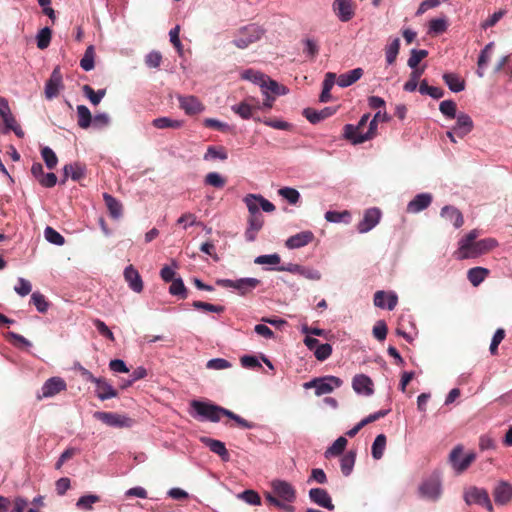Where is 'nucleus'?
Segmentation results:
<instances>
[{
    "label": "nucleus",
    "mask_w": 512,
    "mask_h": 512,
    "mask_svg": "<svg viewBox=\"0 0 512 512\" xmlns=\"http://www.w3.org/2000/svg\"><path fill=\"white\" fill-rule=\"evenodd\" d=\"M370 118V114H364L358 124L356 126L352 124H346L344 126V136L346 139L350 140L354 144V140L360 136V134H365L363 132L364 127L366 126L368 120Z\"/></svg>",
    "instance_id": "aec40b11"
},
{
    "label": "nucleus",
    "mask_w": 512,
    "mask_h": 512,
    "mask_svg": "<svg viewBox=\"0 0 512 512\" xmlns=\"http://www.w3.org/2000/svg\"><path fill=\"white\" fill-rule=\"evenodd\" d=\"M278 193L290 204H296L300 199L299 192L294 188L284 187L279 189Z\"/></svg>",
    "instance_id": "338daca9"
},
{
    "label": "nucleus",
    "mask_w": 512,
    "mask_h": 512,
    "mask_svg": "<svg viewBox=\"0 0 512 512\" xmlns=\"http://www.w3.org/2000/svg\"><path fill=\"white\" fill-rule=\"evenodd\" d=\"M352 387L359 394L369 396L373 393V382L370 377L364 374L356 375L353 378Z\"/></svg>",
    "instance_id": "5701e85b"
},
{
    "label": "nucleus",
    "mask_w": 512,
    "mask_h": 512,
    "mask_svg": "<svg viewBox=\"0 0 512 512\" xmlns=\"http://www.w3.org/2000/svg\"><path fill=\"white\" fill-rule=\"evenodd\" d=\"M428 55V52L426 50H416L413 49L411 51V55L408 59V66L412 69H417L418 64L426 58Z\"/></svg>",
    "instance_id": "69168bd1"
},
{
    "label": "nucleus",
    "mask_w": 512,
    "mask_h": 512,
    "mask_svg": "<svg viewBox=\"0 0 512 512\" xmlns=\"http://www.w3.org/2000/svg\"><path fill=\"white\" fill-rule=\"evenodd\" d=\"M335 112L336 110L330 107H326L320 111H316L312 108H306L303 111V115L309 122H311L312 124H316L321 120L332 116Z\"/></svg>",
    "instance_id": "cd10ccee"
},
{
    "label": "nucleus",
    "mask_w": 512,
    "mask_h": 512,
    "mask_svg": "<svg viewBox=\"0 0 512 512\" xmlns=\"http://www.w3.org/2000/svg\"><path fill=\"white\" fill-rule=\"evenodd\" d=\"M380 119V111H378L375 115L373 120L369 124V128L365 134H360L355 140L354 144H360L364 143L365 141H368L372 139L376 135L377 131V122Z\"/></svg>",
    "instance_id": "58836bf2"
},
{
    "label": "nucleus",
    "mask_w": 512,
    "mask_h": 512,
    "mask_svg": "<svg viewBox=\"0 0 512 512\" xmlns=\"http://www.w3.org/2000/svg\"><path fill=\"white\" fill-rule=\"evenodd\" d=\"M244 202L248 208L249 216L262 215L259 211L260 204H259V200H258V195L248 194L244 198Z\"/></svg>",
    "instance_id": "6e6d98bb"
},
{
    "label": "nucleus",
    "mask_w": 512,
    "mask_h": 512,
    "mask_svg": "<svg viewBox=\"0 0 512 512\" xmlns=\"http://www.w3.org/2000/svg\"><path fill=\"white\" fill-rule=\"evenodd\" d=\"M31 302L40 313H45L49 308V302L46 300L45 296L39 292H34L31 295Z\"/></svg>",
    "instance_id": "13d9d810"
},
{
    "label": "nucleus",
    "mask_w": 512,
    "mask_h": 512,
    "mask_svg": "<svg viewBox=\"0 0 512 512\" xmlns=\"http://www.w3.org/2000/svg\"><path fill=\"white\" fill-rule=\"evenodd\" d=\"M439 110L443 115H445L448 118H455L457 106L456 103L452 100H444L439 105Z\"/></svg>",
    "instance_id": "680f3d73"
},
{
    "label": "nucleus",
    "mask_w": 512,
    "mask_h": 512,
    "mask_svg": "<svg viewBox=\"0 0 512 512\" xmlns=\"http://www.w3.org/2000/svg\"><path fill=\"white\" fill-rule=\"evenodd\" d=\"M205 161L219 159L225 161L228 159V153L223 146H208L206 153L203 156Z\"/></svg>",
    "instance_id": "c9c22d12"
},
{
    "label": "nucleus",
    "mask_w": 512,
    "mask_h": 512,
    "mask_svg": "<svg viewBox=\"0 0 512 512\" xmlns=\"http://www.w3.org/2000/svg\"><path fill=\"white\" fill-rule=\"evenodd\" d=\"M99 501H100V497L97 495H93V494L84 495L78 499L76 506H77V508L82 509V510H91L92 505Z\"/></svg>",
    "instance_id": "4d7b16f0"
},
{
    "label": "nucleus",
    "mask_w": 512,
    "mask_h": 512,
    "mask_svg": "<svg viewBox=\"0 0 512 512\" xmlns=\"http://www.w3.org/2000/svg\"><path fill=\"white\" fill-rule=\"evenodd\" d=\"M63 87L62 83V74L60 72L59 67H56L51 75L48 81L45 85V96L47 99L51 100L54 97H56L59 93L60 88Z\"/></svg>",
    "instance_id": "f8f14e48"
},
{
    "label": "nucleus",
    "mask_w": 512,
    "mask_h": 512,
    "mask_svg": "<svg viewBox=\"0 0 512 512\" xmlns=\"http://www.w3.org/2000/svg\"><path fill=\"white\" fill-rule=\"evenodd\" d=\"M350 216L351 215L347 210L342 211V212L327 211L325 213V219L328 222H333V223L348 222V220L350 219Z\"/></svg>",
    "instance_id": "bf43d9fd"
},
{
    "label": "nucleus",
    "mask_w": 512,
    "mask_h": 512,
    "mask_svg": "<svg viewBox=\"0 0 512 512\" xmlns=\"http://www.w3.org/2000/svg\"><path fill=\"white\" fill-rule=\"evenodd\" d=\"M96 394L100 400H107L117 397L118 392L114 389L106 379L100 378L96 383Z\"/></svg>",
    "instance_id": "c85d7f7f"
},
{
    "label": "nucleus",
    "mask_w": 512,
    "mask_h": 512,
    "mask_svg": "<svg viewBox=\"0 0 512 512\" xmlns=\"http://www.w3.org/2000/svg\"><path fill=\"white\" fill-rule=\"evenodd\" d=\"M309 497L312 502L325 509L332 511L335 508L329 493L325 489L312 488L309 491Z\"/></svg>",
    "instance_id": "2eb2a0df"
},
{
    "label": "nucleus",
    "mask_w": 512,
    "mask_h": 512,
    "mask_svg": "<svg viewBox=\"0 0 512 512\" xmlns=\"http://www.w3.org/2000/svg\"><path fill=\"white\" fill-rule=\"evenodd\" d=\"M380 209L373 207L364 212L363 219L358 223L357 230L359 233H366L373 229L380 221Z\"/></svg>",
    "instance_id": "9d476101"
},
{
    "label": "nucleus",
    "mask_w": 512,
    "mask_h": 512,
    "mask_svg": "<svg viewBox=\"0 0 512 512\" xmlns=\"http://www.w3.org/2000/svg\"><path fill=\"white\" fill-rule=\"evenodd\" d=\"M258 108V102H255L254 99H247L239 104L233 105L231 109L242 119H250L253 115V111Z\"/></svg>",
    "instance_id": "b1692460"
},
{
    "label": "nucleus",
    "mask_w": 512,
    "mask_h": 512,
    "mask_svg": "<svg viewBox=\"0 0 512 512\" xmlns=\"http://www.w3.org/2000/svg\"><path fill=\"white\" fill-rule=\"evenodd\" d=\"M386 442L387 439L384 434H379L376 436L371 448L372 457L375 460H379L383 457L384 450L386 448Z\"/></svg>",
    "instance_id": "ea45409f"
},
{
    "label": "nucleus",
    "mask_w": 512,
    "mask_h": 512,
    "mask_svg": "<svg viewBox=\"0 0 512 512\" xmlns=\"http://www.w3.org/2000/svg\"><path fill=\"white\" fill-rule=\"evenodd\" d=\"M424 69H414L410 73L409 80L404 84L403 89L407 92H414L417 89L419 79L423 73Z\"/></svg>",
    "instance_id": "3c124183"
},
{
    "label": "nucleus",
    "mask_w": 512,
    "mask_h": 512,
    "mask_svg": "<svg viewBox=\"0 0 512 512\" xmlns=\"http://www.w3.org/2000/svg\"><path fill=\"white\" fill-rule=\"evenodd\" d=\"M191 407L194 409L198 416L211 422H218L221 419V416H227L228 418L234 420L241 428L252 429L255 427L254 423L245 420L241 416L221 406L193 400L191 402Z\"/></svg>",
    "instance_id": "f257e3e1"
},
{
    "label": "nucleus",
    "mask_w": 512,
    "mask_h": 512,
    "mask_svg": "<svg viewBox=\"0 0 512 512\" xmlns=\"http://www.w3.org/2000/svg\"><path fill=\"white\" fill-rule=\"evenodd\" d=\"M356 461V451L350 450L342 456L340 460L341 472L344 476H349Z\"/></svg>",
    "instance_id": "e433bc0d"
},
{
    "label": "nucleus",
    "mask_w": 512,
    "mask_h": 512,
    "mask_svg": "<svg viewBox=\"0 0 512 512\" xmlns=\"http://www.w3.org/2000/svg\"><path fill=\"white\" fill-rule=\"evenodd\" d=\"M343 381L336 376H325L314 378L309 382L304 383L305 389L315 388V394L321 396L331 393L335 388H339Z\"/></svg>",
    "instance_id": "7ed1b4c3"
},
{
    "label": "nucleus",
    "mask_w": 512,
    "mask_h": 512,
    "mask_svg": "<svg viewBox=\"0 0 512 512\" xmlns=\"http://www.w3.org/2000/svg\"><path fill=\"white\" fill-rule=\"evenodd\" d=\"M400 49V39L395 38L391 41V43L385 49L386 62L389 65H392L397 58Z\"/></svg>",
    "instance_id": "de8ad7c7"
},
{
    "label": "nucleus",
    "mask_w": 512,
    "mask_h": 512,
    "mask_svg": "<svg viewBox=\"0 0 512 512\" xmlns=\"http://www.w3.org/2000/svg\"><path fill=\"white\" fill-rule=\"evenodd\" d=\"M374 305L379 308H387L388 310H393L397 303L398 297L395 293H386L385 291H377L374 294Z\"/></svg>",
    "instance_id": "a211bd4d"
},
{
    "label": "nucleus",
    "mask_w": 512,
    "mask_h": 512,
    "mask_svg": "<svg viewBox=\"0 0 512 512\" xmlns=\"http://www.w3.org/2000/svg\"><path fill=\"white\" fill-rule=\"evenodd\" d=\"M264 224L263 215H253L248 217V227L245 231V238L247 241L252 242L256 239L257 233L261 230Z\"/></svg>",
    "instance_id": "a878e982"
},
{
    "label": "nucleus",
    "mask_w": 512,
    "mask_h": 512,
    "mask_svg": "<svg viewBox=\"0 0 512 512\" xmlns=\"http://www.w3.org/2000/svg\"><path fill=\"white\" fill-rule=\"evenodd\" d=\"M226 178L218 172H209L204 178V184L217 189H222L226 185Z\"/></svg>",
    "instance_id": "a18cd8bd"
},
{
    "label": "nucleus",
    "mask_w": 512,
    "mask_h": 512,
    "mask_svg": "<svg viewBox=\"0 0 512 512\" xmlns=\"http://www.w3.org/2000/svg\"><path fill=\"white\" fill-rule=\"evenodd\" d=\"M494 501L498 505H506L512 501V485L507 481H500L493 490Z\"/></svg>",
    "instance_id": "ddd939ff"
},
{
    "label": "nucleus",
    "mask_w": 512,
    "mask_h": 512,
    "mask_svg": "<svg viewBox=\"0 0 512 512\" xmlns=\"http://www.w3.org/2000/svg\"><path fill=\"white\" fill-rule=\"evenodd\" d=\"M442 78L452 92H460L465 89V81L455 73H445Z\"/></svg>",
    "instance_id": "f704fd0d"
},
{
    "label": "nucleus",
    "mask_w": 512,
    "mask_h": 512,
    "mask_svg": "<svg viewBox=\"0 0 512 512\" xmlns=\"http://www.w3.org/2000/svg\"><path fill=\"white\" fill-rule=\"evenodd\" d=\"M447 21L445 18H435L429 22V32L434 34H441L447 30Z\"/></svg>",
    "instance_id": "0e129e2a"
},
{
    "label": "nucleus",
    "mask_w": 512,
    "mask_h": 512,
    "mask_svg": "<svg viewBox=\"0 0 512 512\" xmlns=\"http://www.w3.org/2000/svg\"><path fill=\"white\" fill-rule=\"evenodd\" d=\"M51 29L45 27L41 29L37 35V47L41 50L46 49L51 41Z\"/></svg>",
    "instance_id": "e2e57ef3"
},
{
    "label": "nucleus",
    "mask_w": 512,
    "mask_h": 512,
    "mask_svg": "<svg viewBox=\"0 0 512 512\" xmlns=\"http://www.w3.org/2000/svg\"><path fill=\"white\" fill-rule=\"evenodd\" d=\"M315 236L312 231L306 230L299 232L295 235L290 236L285 245L289 249H298L310 244L314 240Z\"/></svg>",
    "instance_id": "4468645a"
},
{
    "label": "nucleus",
    "mask_w": 512,
    "mask_h": 512,
    "mask_svg": "<svg viewBox=\"0 0 512 512\" xmlns=\"http://www.w3.org/2000/svg\"><path fill=\"white\" fill-rule=\"evenodd\" d=\"M441 216L453 223L455 228H460L464 224V218L459 209L454 206H444L441 209Z\"/></svg>",
    "instance_id": "bb28decb"
},
{
    "label": "nucleus",
    "mask_w": 512,
    "mask_h": 512,
    "mask_svg": "<svg viewBox=\"0 0 512 512\" xmlns=\"http://www.w3.org/2000/svg\"><path fill=\"white\" fill-rule=\"evenodd\" d=\"M5 337L7 341H9L15 347L23 349L29 348L31 346V342L20 334L8 332Z\"/></svg>",
    "instance_id": "603ef678"
},
{
    "label": "nucleus",
    "mask_w": 512,
    "mask_h": 512,
    "mask_svg": "<svg viewBox=\"0 0 512 512\" xmlns=\"http://www.w3.org/2000/svg\"><path fill=\"white\" fill-rule=\"evenodd\" d=\"M420 492L430 499H437L441 493L440 483L437 480H428L421 485Z\"/></svg>",
    "instance_id": "473e14b6"
},
{
    "label": "nucleus",
    "mask_w": 512,
    "mask_h": 512,
    "mask_svg": "<svg viewBox=\"0 0 512 512\" xmlns=\"http://www.w3.org/2000/svg\"><path fill=\"white\" fill-rule=\"evenodd\" d=\"M152 125L157 129H166V128L178 129V128L182 127L183 121L171 119L168 117H159L152 121Z\"/></svg>",
    "instance_id": "79ce46f5"
},
{
    "label": "nucleus",
    "mask_w": 512,
    "mask_h": 512,
    "mask_svg": "<svg viewBox=\"0 0 512 512\" xmlns=\"http://www.w3.org/2000/svg\"><path fill=\"white\" fill-rule=\"evenodd\" d=\"M273 493L284 503L290 504L296 499V490L294 487L283 480H274L271 483Z\"/></svg>",
    "instance_id": "1a4fd4ad"
},
{
    "label": "nucleus",
    "mask_w": 512,
    "mask_h": 512,
    "mask_svg": "<svg viewBox=\"0 0 512 512\" xmlns=\"http://www.w3.org/2000/svg\"><path fill=\"white\" fill-rule=\"evenodd\" d=\"M260 283L261 281L256 278H241L238 280L221 279L217 281L218 285L226 288H234L238 290L241 295L248 294L259 286Z\"/></svg>",
    "instance_id": "39448f33"
},
{
    "label": "nucleus",
    "mask_w": 512,
    "mask_h": 512,
    "mask_svg": "<svg viewBox=\"0 0 512 512\" xmlns=\"http://www.w3.org/2000/svg\"><path fill=\"white\" fill-rule=\"evenodd\" d=\"M67 389V384L61 377H51L42 386V395L38 399L49 398Z\"/></svg>",
    "instance_id": "9b49d317"
},
{
    "label": "nucleus",
    "mask_w": 512,
    "mask_h": 512,
    "mask_svg": "<svg viewBox=\"0 0 512 512\" xmlns=\"http://www.w3.org/2000/svg\"><path fill=\"white\" fill-rule=\"evenodd\" d=\"M455 118L456 124L453 126V131L457 137L463 138L473 129V121L466 113H459Z\"/></svg>",
    "instance_id": "6ab92c4d"
},
{
    "label": "nucleus",
    "mask_w": 512,
    "mask_h": 512,
    "mask_svg": "<svg viewBox=\"0 0 512 512\" xmlns=\"http://www.w3.org/2000/svg\"><path fill=\"white\" fill-rule=\"evenodd\" d=\"M244 79L250 80L254 83L259 84L260 86H264L266 84V76L260 72L254 71L252 69H248L244 71L242 74Z\"/></svg>",
    "instance_id": "774afa93"
},
{
    "label": "nucleus",
    "mask_w": 512,
    "mask_h": 512,
    "mask_svg": "<svg viewBox=\"0 0 512 512\" xmlns=\"http://www.w3.org/2000/svg\"><path fill=\"white\" fill-rule=\"evenodd\" d=\"M333 10L342 22H348L354 16V9L351 0H335Z\"/></svg>",
    "instance_id": "f3484780"
},
{
    "label": "nucleus",
    "mask_w": 512,
    "mask_h": 512,
    "mask_svg": "<svg viewBox=\"0 0 512 512\" xmlns=\"http://www.w3.org/2000/svg\"><path fill=\"white\" fill-rule=\"evenodd\" d=\"M497 241L493 238H486L479 241H475L468 245L460 244L454 256L458 260L476 258L482 254H485L496 247Z\"/></svg>",
    "instance_id": "f03ea898"
},
{
    "label": "nucleus",
    "mask_w": 512,
    "mask_h": 512,
    "mask_svg": "<svg viewBox=\"0 0 512 512\" xmlns=\"http://www.w3.org/2000/svg\"><path fill=\"white\" fill-rule=\"evenodd\" d=\"M262 30L255 26L249 25L240 30L239 35L233 40V44L240 49L248 47L251 43L259 40Z\"/></svg>",
    "instance_id": "423d86ee"
},
{
    "label": "nucleus",
    "mask_w": 512,
    "mask_h": 512,
    "mask_svg": "<svg viewBox=\"0 0 512 512\" xmlns=\"http://www.w3.org/2000/svg\"><path fill=\"white\" fill-rule=\"evenodd\" d=\"M192 306L197 310H203L206 312H213V313H222L224 312L225 308L221 305H214L203 301H194L192 303Z\"/></svg>",
    "instance_id": "052dcab7"
},
{
    "label": "nucleus",
    "mask_w": 512,
    "mask_h": 512,
    "mask_svg": "<svg viewBox=\"0 0 512 512\" xmlns=\"http://www.w3.org/2000/svg\"><path fill=\"white\" fill-rule=\"evenodd\" d=\"M82 91L84 95L90 100V102L95 106L101 102L102 98L106 94L105 89L95 91L90 85L87 84L82 87Z\"/></svg>",
    "instance_id": "c03bdc74"
},
{
    "label": "nucleus",
    "mask_w": 512,
    "mask_h": 512,
    "mask_svg": "<svg viewBox=\"0 0 512 512\" xmlns=\"http://www.w3.org/2000/svg\"><path fill=\"white\" fill-rule=\"evenodd\" d=\"M77 123L80 128L87 129L92 122V114L85 105L77 106Z\"/></svg>",
    "instance_id": "a19ab883"
},
{
    "label": "nucleus",
    "mask_w": 512,
    "mask_h": 512,
    "mask_svg": "<svg viewBox=\"0 0 512 512\" xmlns=\"http://www.w3.org/2000/svg\"><path fill=\"white\" fill-rule=\"evenodd\" d=\"M94 417L104 424L112 427H131L133 424V420L131 418L114 412L97 411L94 413Z\"/></svg>",
    "instance_id": "6e6552de"
},
{
    "label": "nucleus",
    "mask_w": 512,
    "mask_h": 512,
    "mask_svg": "<svg viewBox=\"0 0 512 512\" xmlns=\"http://www.w3.org/2000/svg\"><path fill=\"white\" fill-rule=\"evenodd\" d=\"M347 439L343 436L337 438L334 443L326 450L325 457L329 458L330 456H339L343 453L347 446Z\"/></svg>",
    "instance_id": "37998d69"
},
{
    "label": "nucleus",
    "mask_w": 512,
    "mask_h": 512,
    "mask_svg": "<svg viewBox=\"0 0 512 512\" xmlns=\"http://www.w3.org/2000/svg\"><path fill=\"white\" fill-rule=\"evenodd\" d=\"M432 202V195L421 193L416 195L407 205V212L418 213L426 209Z\"/></svg>",
    "instance_id": "412c9836"
},
{
    "label": "nucleus",
    "mask_w": 512,
    "mask_h": 512,
    "mask_svg": "<svg viewBox=\"0 0 512 512\" xmlns=\"http://www.w3.org/2000/svg\"><path fill=\"white\" fill-rule=\"evenodd\" d=\"M169 292L171 295L178 296L181 299L187 298V289L183 283L181 278H175L169 287Z\"/></svg>",
    "instance_id": "09e8293b"
},
{
    "label": "nucleus",
    "mask_w": 512,
    "mask_h": 512,
    "mask_svg": "<svg viewBox=\"0 0 512 512\" xmlns=\"http://www.w3.org/2000/svg\"><path fill=\"white\" fill-rule=\"evenodd\" d=\"M105 205L112 218L118 219L122 215L123 206L120 201L108 193L103 194Z\"/></svg>",
    "instance_id": "2f4dec72"
},
{
    "label": "nucleus",
    "mask_w": 512,
    "mask_h": 512,
    "mask_svg": "<svg viewBox=\"0 0 512 512\" xmlns=\"http://www.w3.org/2000/svg\"><path fill=\"white\" fill-rule=\"evenodd\" d=\"M124 278L128 283L129 287L137 293L142 292L143 290V281L138 273V271L133 267V265H129L124 270Z\"/></svg>",
    "instance_id": "4be33fe9"
},
{
    "label": "nucleus",
    "mask_w": 512,
    "mask_h": 512,
    "mask_svg": "<svg viewBox=\"0 0 512 512\" xmlns=\"http://www.w3.org/2000/svg\"><path fill=\"white\" fill-rule=\"evenodd\" d=\"M493 47H494L493 42L488 43L479 55L478 62H477V65H478L477 75L479 77L484 76L483 69L485 68V66L487 65V63L489 62V60L491 58V53H492Z\"/></svg>",
    "instance_id": "4c0bfd02"
},
{
    "label": "nucleus",
    "mask_w": 512,
    "mask_h": 512,
    "mask_svg": "<svg viewBox=\"0 0 512 512\" xmlns=\"http://www.w3.org/2000/svg\"><path fill=\"white\" fill-rule=\"evenodd\" d=\"M464 500L468 505L478 504L493 512V505L486 489L476 486L470 487L464 493Z\"/></svg>",
    "instance_id": "20e7f679"
},
{
    "label": "nucleus",
    "mask_w": 512,
    "mask_h": 512,
    "mask_svg": "<svg viewBox=\"0 0 512 512\" xmlns=\"http://www.w3.org/2000/svg\"><path fill=\"white\" fill-rule=\"evenodd\" d=\"M63 172L73 181H80L86 176V166L80 162L66 164L63 167Z\"/></svg>",
    "instance_id": "c756f323"
},
{
    "label": "nucleus",
    "mask_w": 512,
    "mask_h": 512,
    "mask_svg": "<svg viewBox=\"0 0 512 512\" xmlns=\"http://www.w3.org/2000/svg\"><path fill=\"white\" fill-rule=\"evenodd\" d=\"M95 51L93 46L87 47L84 56L80 60V66L85 71H90L94 68Z\"/></svg>",
    "instance_id": "8fccbe9b"
},
{
    "label": "nucleus",
    "mask_w": 512,
    "mask_h": 512,
    "mask_svg": "<svg viewBox=\"0 0 512 512\" xmlns=\"http://www.w3.org/2000/svg\"><path fill=\"white\" fill-rule=\"evenodd\" d=\"M363 69L362 68H355L353 70H350L346 73L341 74L337 78V84L340 87H348L352 84H354L356 81H358L362 75H363Z\"/></svg>",
    "instance_id": "7c9ffc66"
},
{
    "label": "nucleus",
    "mask_w": 512,
    "mask_h": 512,
    "mask_svg": "<svg viewBox=\"0 0 512 512\" xmlns=\"http://www.w3.org/2000/svg\"><path fill=\"white\" fill-rule=\"evenodd\" d=\"M41 156L48 169H54L58 163L55 152L48 146L41 149Z\"/></svg>",
    "instance_id": "864d4df0"
},
{
    "label": "nucleus",
    "mask_w": 512,
    "mask_h": 512,
    "mask_svg": "<svg viewBox=\"0 0 512 512\" xmlns=\"http://www.w3.org/2000/svg\"><path fill=\"white\" fill-rule=\"evenodd\" d=\"M201 442L205 444L213 453L220 456L223 461L227 462L230 460L229 452L222 441L209 437H202Z\"/></svg>",
    "instance_id": "393cba45"
},
{
    "label": "nucleus",
    "mask_w": 512,
    "mask_h": 512,
    "mask_svg": "<svg viewBox=\"0 0 512 512\" xmlns=\"http://www.w3.org/2000/svg\"><path fill=\"white\" fill-rule=\"evenodd\" d=\"M488 274V269L483 267H474L468 270L467 278L474 287H477L485 280Z\"/></svg>",
    "instance_id": "72a5a7b5"
},
{
    "label": "nucleus",
    "mask_w": 512,
    "mask_h": 512,
    "mask_svg": "<svg viewBox=\"0 0 512 512\" xmlns=\"http://www.w3.org/2000/svg\"><path fill=\"white\" fill-rule=\"evenodd\" d=\"M264 496L267 504L276 506L286 512H294V507L279 500V498L273 493V490L271 492H266Z\"/></svg>",
    "instance_id": "49530a36"
},
{
    "label": "nucleus",
    "mask_w": 512,
    "mask_h": 512,
    "mask_svg": "<svg viewBox=\"0 0 512 512\" xmlns=\"http://www.w3.org/2000/svg\"><path fill=\"white\" fill-rule=\"evenodd\" d=\"M178 101L187 115H196L204 110L203 104L195 96H179Z\"/></svg>",
    "instance_id": "dca6fc26"
},
{
    "label": "nucleus",
    "mask_w": 512,
    "mask_h": 512,
    "mask_svg": "<svg viewBox=\"0 0 512 512\" xmlns=\"http://www.w3.org/2000/svg\"><path fill=\"white\" fill-rule=\"evenodd\" d=\"M463 448L456 446L450 453L449 460L453 468L458 472H464L476 459L475 453H468L462 459Z\"/></svg>",
    "instance_id": "0eeeda50"
},
{
    "label": "nucleus",
    "mask_w": 512,
    "mask_h": 512,
    "mask_svg": "<svg viewBox=\"0 0 512 512\" xmlns=\"http://www.w3.org/2000/svg\"><path fill=\"white\" fill-rule=\"evenodd\" d=\"M45 239L55 245L61 246L65 243L64 237L50 226H47L44 230Z\"/></svg>",
    "instance_id": "5fc2aeb1"
}]
</instances>
